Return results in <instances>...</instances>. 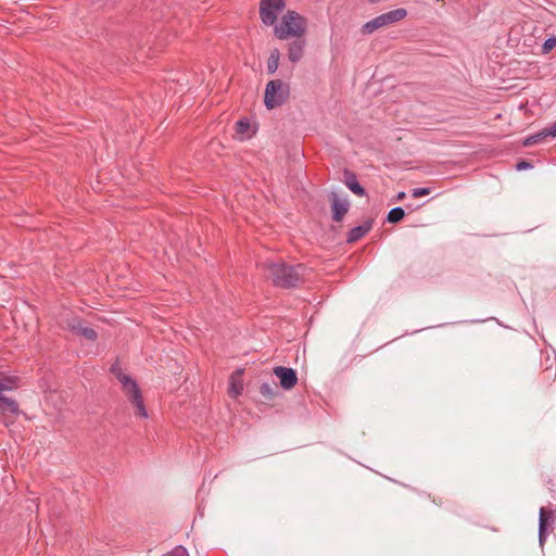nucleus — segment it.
Here are the masks:
<instances>
[{
  "instance_id": "9b49d317",
  "label": "nucleus",
  "mask_w": 556,
  "mask_h": 556,
  "mask_svg": "<svg viewBox=\"0 0 556 556\" xmlns=\"http://www.w3.org/2000/svg\"><path fill=\"white\" fill-rule=\"evenodd\" d=\"M371 229V222L366 220L364 224L353 227L346 235V241L353 243L363 238Z\"/></svg>"
},
{
  "instance_id": "b1692460",
  "label": "nucleus",
  "mask_w": 556,
  "mask_h": 556,
  "mask_svg": "<svg viewBox=\"0 0 556 556\" xmlns=\"http://www.w3.org/2000/svg\"><path fill=\"white\" fill-rule=\"evenodd\" d=\"M528 168H532V164L527 161H520L516 164L517 170H523V169H528Z\"/></svg>"
},
{
  "instance_id": "bb28decb",
  "label": "nucleus",
  "mask_w": 556,
  "mask_h": 556,
  "mask_svg": "<svg viewBox=\"0 0 556 556\" xmlns=\"http://www.w3.org/2000/svg\"><path fill=\"white\" fill-rule=\"evenodd\" d=\"M233 391H235V393H236V394H239V390H238V388H235V387H233Z\"/></svg>"
},
{
  "instance_id": "dca6fc26",
  "label": "nucleus",
  "mask_w": 556,
  "mask_h": 556,
  "mask_svg": "<svg viewBox=\"0 0 556 556\" xmlns=\"http://www.w3.org/2000/svg\"><path fill=\"white\" fill-rule=\"evenodd\" d=\"M280 52L278 49H273L267 60V73L273 75L277 72L279 66Z\"/></svg>"
},
{
  "instance_id": "423d86ee",
  "label": "nucleus",
  "mask_w": 556,
  "mask_h": 556,
  "mask_svg": "<svg viewBox=\"0 0 556 556\" xmlns=\"http://www.w3.org/2000/svg\"><path fill=\"white\" fill-rule=\"evenodd\" d=\"M286 8V0H261L260 16L265 25H275L278 15Z\"/></svg>"
},
{
  "instance_id": "39448f33",
  "label": "nucleus",
  "mask_w": 556,
  "mask_h": 556,
  "mask_svg": "<svg viewBox=\"0 0 556 556\" xmlns=\"http://www.w3.org/2000/svg\"><path fill=\"white\" fill-rule=\"evenodd\" d=\"M407 15V11L403 8H399L395 10H391L387 13L380 14L376 16L375 18L366 22L362 28L361 33L363 35H370L374 31L383 28L386 26L395 24L400 21H402Z\"/></svg>"
},
{
  "instance_id": "6e6552de",
  "label": "nucleus",
  "mask_w": 556,
  "mask_h": 556,
  "mask_svg": "<svg viewBox=\"0 0 556 556\" xmlns=\"http://www.w3.org/2000/svg\"><path fill=\"white\" fill-rule=\"evenodd\" d=\"M350 208V202L348 199H339L336 193L331 194V211L332 219L334 222H341L344 215Z\"/></svg>"
},
{
  "instance_id": "a211bd4d",
  "label": "nucleus",
  "mask_w": 556,
  "mask_h": 556,
  "mask_svg": "<svg viewBox=\"0 0 556 556\" xmlns=\"http://www.w3.org/2000/svg\"><path fill=\"white\" fill-rule=\"evenodd\" d=\"M405 216V212L401 206L393 207L387 215V220L390 224H396L401 222Z\"/></svg>"
},
{
  "instance_id": "ddd939ff",
  "label": "nucleus",
  "mask_w": 556,
  "mask_h": 556,
  "mask_svg": "<svg viewBox=\"0 0 556 556\" xmlns=\"http://www.w3.org/2000/svg\"><path fill=\"white\" fill-rule=\"evenodd\" d=\"M20 378L14 375L0 374V394L18 388Z\"/></svg>"
},
{
  "instance_id": "1a4fd4ad",
  "label": "nucleus",
  "mask_w": 556,
  "mask_h": 556,
  "mask_svg": "<svg viewBox=\"0 0 556 556\" xmlns=\"http://www.w3.org/2000/svg\"><path fill=\"white\" fill-rule=\"evenodd\" d=\"M305 40L300 37L295 38V40L291 41L288 45V59L292 63H298L304 55Z\"/></svg>"
},
{
  "instance_id": "6ab92c4d",
  "label": "nucleus",
  "mask_w": 556,
  "mask_h": 556,
  "mask_svg": "<svg viewBox=\"0 0 556 556\" xmlns=\"http://www.w3.org/2000/svg\"><path fill=\"white\" fill-rule=\"evenodd\" d=\"M250 123L247 118H241L239 119L237 123H236V130H237V134L238 135H241L245 138H250L251 137V134H250Z\"/></svg>"
},
{
  "instance_id": "a878e982",
  "label": "nucleus",
  "mask_w": 556,
  "mask_h": 556,
  "mask_svg": "<svg viewBox=\"0 0 556 556\" xmlns=\"http://www.w3.org/2000/svg\"><path fill=\"white\" fill-rule=\"evenodd\" d=\"M405 192L404 191H401L396 194V201H401L405 198Z\"/></svg>"
},
{
  "instance_id": "412c9836",
  "label": "nucleus",
  "mask_w": 556,
  "mask_h": 556,
  "mask_svg": "<svg viewBox=\"0 0 556 556\" xmlns=\"http://www.w3.org/2000/svg\"><path fill=\"white\" fill-rule=\"evenodd\" d=\"M556 47V37H548L542 45V53L546 54Z\"/></svg>"
},
{
  "instance_id": "9d476101",
  "label": "nucleus",
  "mask_w": 556,
  "mask_h": 556,
  "mask_svg": "<svg viewBox=\"0 0 556 556\" xmlns=\"http://www.w3.org/2000/svg\"><path fill=\"white\" fill-rule=\"evenodd\" d=\"M343 176H344V185L355 194L359 195V197H364L366 194V191L364 189L363 186L359 185L358 180H357V177L356 175L349 170V169H345L343 172Z\"/></svg>"
},
{
  "instance_id": "aec40b11",
  "label": "nucleus",
  "mask_w": 556,
  "mask_h": 556,
  "mask_svg": "<svg viewBox=\"0 0 556 556\" xmlns=\"http://www.w3.org/2000/svg\"><path fill=\"white\" fill-rule=\"evenodd\" d=\"M276 391H277V386L274 383V384H270L268 382H264L261 384L260 387V392L261 394L267 399V400H270L275 396L276 394Z\"/></svg>"
},
{
  "instance_id": "f8f14e48",
  "label": "nucleus",
  "mask_w": 556,
  "mask_h": 556,
  "mask_svg": "<svg viewBox=\"0 0 556 556\" xmlns=\"http://www.w3.org/2000/svg\"><path fill=\"white\" fill-rule=\"evenodd\" d=\"M548 518L549 513L544 507H541L539 513V542L541 545H543L544 541L548 535L546 529Z\"/></svg>"
},
{
  "instance_id": "393cba45",
  "label": "nucleus",
  "mask_w": 556,
  "mask_h": 556,
  "mask_svg": "<svg viewBox=\"0 0 556 556\" xmlns=\"http://www.w3.org/2000/svg\"><path fill=\"white\" fill-rule=\"evenodd\" d=\"M546 131H547L548 137H556V123H554L549 127H546Z\"/></svg>"
},
{
  "instance_id": "0eeeda50",
  "label": "nucleus",
  "mask_w": 556,
  "mask_h": 556,
  "mask_svg": "<svg viewBox=\"0 0 556 556\" xmlns=\"http://www.w3.org/2000/svg\"><path fill=\"white\" fill-rule=\"evenodd\" d=\"M274 374L279 378L280 386L285 390L292 389L298 382L296 371L292 368L277 366L274 368Z\"/></svg>"
},
{
  "instance_id": "5701e85b",
  "label": "nucleus",
  "mask_w": 556,
  "mask_h": 556,
  "mask_svg": "<svg viewBox=\"0 0 556 556\" xmlns=\"http://www.w3.org/2000/svg\"><path fill=\"white\" fill-rule=\"evenodd\" d=\"M429 193H430V189L429 188H415L412 191V195L414 198H419V197L428 195Z\"/></svg>"
},
{
  "instance_id": "7ed1b4c3",
  "label": "nucleus",
  "mask_w": 556,
  "mask_h": 556,
  "mask_svg": "<svg viewBox=\"0 0 556 556\" xmlns=\"http://www.w3.org/2000/svg\"><path fill=\"white\" fill-rule=\"evenodd\" d=\"M274 34L280 40L300 38L306 33V21L298 12L288 10L281 17L280 24H275Z\"/></svg>"
},
{
  "instance_id": "4468645a",
  "label": "nucleus",
  "mask_w": 556,
  "mask_h": 556,
  "mask_svg": "<svg viewBox=\"0 0 556 556\" xmlns=\"http://www.w3.org/2000/svg\"><path fill=\"white\" fill-rule=\"evenodd\" d=\"M0 410L12 416L17 415L20 412L16 401L2 394H0Z\"/></svg>"
},
{
  "instance_id": "f03ea898",
  "label": "nucleus",
  "mask_w": 556,
  "mask_h": 556,
  "mask_svg": "<svg viewBox=\"0 0 556 556\" xmlns=\"http://www.w3.org/2000/svg\"><path fill=\"white\" fill-rule=\"evenodd\" d=\"M110 371L122 384L124 394L136 408L135 415L144 419L148 418V410L144 406L143 397L136 380L123 371L118 362L111 365Z\"/></svg>"
},
{
  "instance_id": "4be33fe9",
  "label": "nucleus",
  "mask_w": 556,
  "mask_h": 556,
  "mask_svg": "<svg viewBox=\"0 0 556 556\" xmlns=\"http://www.w3.org/2000/svg\"><path fill=\"white\" fill-rule=\"evenodd\" d=\"M166 556H189V553L184 546L178 545L172 552H169Z\"/></svg>"
},
{
  "instance_id": "f3484780",
  "label": "nucleus",
  "mask_w": 556,
  "mask_h": 556,
  "mask_svg": "<svg viewBox=\"0 0 556 556\" xmlns=\"http://www.w3.org/2000/svg\"><path fill=\"white\" fill-rule=\"evenodd\" d=\"M547 137H548V135H547L546 128H544L541 131L525 138L522 143L525 147L533 146V144L542 142Z\"/></svg>"
},
{
  "instance_id": "2eb2a0df",
  "label": "nucleus",
  "mask_w": 556,
  "mask_h": 556,
  "mask_svg": "<svg viewBox=\"0 0 556 556\" xmlns=\"http://www.w3.org/2000/svg\"><path fill=\"white\" fill-rule=\"evenodd\" d=\"M71 327H72V330L75 333H77V334H79V336H81V337H84V338H86V339H88L90 341H94L98 338V334H97L96 330H93L90 327H85V326L80 325L79 323L78 324H72Z\"/></svg>"
},
{
  "instance_id": "cd10ccee",
  "label": "nucleus",
  "mask_w": 556,
  "mask_h": 556,
  "mask_svg": "<svg viewBox=\"0 0 556 556\" xmlns=\"http://www.w3.org/2000/svg\"><path fill=\"white\" fill-rule=\"evenodd\" d=\"M233 391H235V393H236V394H239V390H238V388H235V387H233Z\"/></svg>"
},
{
  "instance_id": "f257e3e1",
  "label": "nucleus",
  "mask_w": 556,
  "mask_h": 556,
  "mask_svg": "<svg viewBox=\"0 0 556 556\" xmlns=\"http://www.w3.org/2000/svg\"><path fill=\"white\" fill-rule=\"evenodd\" d=\"M265 275L274 286L285 289L295 288L302 282L305 275V266L302 264L288 265L281 263H265Z\"/></svg>"
},
{
  "instance_id": "20e7f679",
  "label": "nucleus",
  "mask_w": 556,
  "mask_h": 556,
  "mask_svg": "<svg viewBox=\"0 0 556 556\" xmlns=\"http://www.w3.org/2000/svg\"><path fill=\"white\" fill-rule=\"evenodd\" d=\"M290 94L289 84L274 79L269 80L265 88L264 103L268 110L281 106L286 103Z\"/></svg>"
}]
</instances>
